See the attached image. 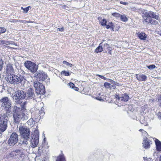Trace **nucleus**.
Returning <instances> with one entry per match:
<instances>
[{
	"label": "nucleus",
	"instance_id": "f257e3e1",
	"mask_svg": "<svg viewBox=\"0 0 161 161\" xmlns=\"http://www.w3.org/2000/svg\"><path fill=\"white\" fill-rule=\"evenodd\" d=\"M12 111L14 120L16 123L18 122L20 119L24 120L28 119V116L26 114V109L24 107L19 108L14 106Z\"/></svg>",
	"mask_w": 161,
	"mask_h": 161
},
{
	"label": "nucleus",
	"instance_id": "f03ea898",
	"mask_svg": "<svg viewBox=\"0 0 161 161\" xmlns=\"http://www.w3.org/2000/svg\"><path fill=\"white\" fill-rule=\"evenodd\" d=\"M142 16L143 19L146 22L153 25L158 24L157 20L158 19V16L155 13L151 11H144Z\"/></svg>",
	"mask_w": 161,
	"mask_h": 161
},
{
	"label": "nucleus",
	"instance_id": "7ed1b4c3",
	"mask_svg": "<svg viewBox=\"0 0 161 161\" xmlns=\"http://www.w3.org/2000/svg\"><path fill=\"white\" fill-rule=\"evenodd\" d=\"M8 81L11 84H17L21 83V84L25 87H27L28 81L25 79L22 76H18L13 74L9 75L7 78Z\"/></svg>",
	"mask_w": 161,
	"mask_h": 161
},
{
	"label": "nucleus",
	"instance_id": "20e7f679",
	"mask_svg": "<svg viewBox=\"0 0 161 161\" xmlns=\"http://www.w3.org/2000/svg\"><path fill=\"white\" fill-rule=\"evenodd\" d=\"M1 106L2 109L10 113L11 110V102L7 97H4L0 100Z\"/></svg>",
	"mask_w": 161,
	"mask_h": 161
},
{
	"label": "nucleus",
	"instance_id": "39448f33",
	"mask_svg": "<svg viewBox=\"0 0 161 161\" xmlns=\"http://www.w3.org/2000/svg\"><path fill=\"white\" fill-rule=\"evenodd\" d=\"M26 97L25 92L23 91H15L12 94V97L15 102L24 99Z\"/></svg>",
	"mask_w": 161,
	"mask_h": 161
},
{
	"label": "nucleus",
	"instance_id": "423d86ee",
	"mask_svg": "<svg viewBox=\"0 0 161 161\" xmlns=\"http://www.w3.org/2000/svg\"><path fill=\"white\" fill-rule=\"evenodd\" d=\"M19 131L20 134L23 138L29 139L30 138V131L29 129L22 126L19 127Z\"/></svg>",
	"mask_w": 161,
	"mask_h": 161
},
{
	"label": "nucleus",
	"instance_id": "0eeeda50",
	"mask_svg": "<svg viewBox=\"0 0 161 161\" xmlns=\"http://www.w3.org/2000/svg\"><path fill=\"white\" fill-rule=\"evenodd\" d=\"M24 65L31 73L35 72L38 69V66L31 61H27L24 63Z\"/></svg>",
	"mask_w": 161,
	"mask_h": 161
},
{
	"label": "nucleus",
	"instance_id": "6e6552de",
	"mask_svg": "<svg viewBox=\"0 0 161 161\" xmlns=\"http://www.w3.org/2000/svg\"><path fill=\"white\" fill-rule=\"evenodd\" d=\"M7 119H6L3 116H0V132L4 131L7 127ZM2 134L0 133V137Z\"/></svg>",
	"mask_w": 161,
	"mask_h": 161
},
{
	"label": "nucleus",
	"instance_id": "1a4fd4ad",
	"mask_svg": "<svg viewBox=\"0 0 161 161\" xmlns=\"http://www.w3.org/2000/svg\"><path fill=\"white\" fill-rule=\"evenodd\" d=\"M18 140V135L15 132L13 133L8 140V143L9 146H13L17 143Z\"/></svg>",
	"mask_w": 161,
	"mask_h": 161
},
{
	"label": "nucleus",
	"instance_id": "9d476101",
	"mask_svg": "<svg viewBox=\"0 0 161 161\" xmlns=\"http://www.w3.org/2000/svg\"><path fill=\"white\" fill-rule=\"evenodd\" d=\"M33 85L35 87L36 93L38 94H43L44 91V87L42 84L38 81H35Z\"/></svg>",
	"mask_w": 161,
	"mask_h": 161
},
{
	"label": "nucleus",
	"instance_id": "9b49d317",
	"mask_svg": "<svg viewBox=\"0 0 161 161\" xmlns=\"http://www.w3.org/2000/svg\"><path fill=\"white\" fill-rule=\"evenodd\" d=\"M36 74L37 77L40 81H44L48 77L47 74L43 71L38 70Z\"/></svg>",
	"mask_w": 161,
	"mask_h": 161
},
{
	"label": "nucleus",
	"instance_id": "f8f14e48",
	"mask_svg": "<svg viewBox=\"0 0 161 161\" xmlns=\"http://www.w3.org/2000/svg\"><path fill=\"white\" fill-rule=\"evenodd\" d=\"M7 74L11 75L14 73V69L13 65L11 64H8L5 68Z\"/></svg>",
	"mask_w": 161,
	"mask_h": 161
},
{
	"label": "nucleus",
	"instance_id": "ddd939ff",
	"mask_svg": "<svg viewBox=\"0 0 161 161\" xmlns=\"http://www.w3.org/2000/svg\"><path fill=\"white\" fill-rule=\"evenodd\" d=\"M115 97L116 99L118 100H120L125 102L127 101L130 98L129 96L126 93L122 94L120 97L116 95Z\"/></svg>",
	"mask_w": 161,
	"mask_h": 161
},
{
	"label": "nucleus",
	"instance_id": "4468645a",
	"mask_svg": "<svg viewBox=\"0 0 161 161\" xmlns=\"http://www.w3.org/2000/svg\"><path fill=\"white\" fill-rule=\"evenodd\" d=\"M30 140V145L32 147H36L38 144L39 142V139L34 138L33 137Z\"/></svg>",
	"mask_w": 161,
	"mask_h": 161
},
{
	"label": "nucleus",
	"instance_id": "2eb2a0df",
	"mask_svg": "<svg viewBox=\"0 0 161 161\" xmlns=\"http://www.w3.org/2000/svg\"><path fill=\"white\" fill-rule=\"evenodd\" d=\"M28 139L24 138H22L19 142L21 146L24 147H28V143L27 142V140Z\"/></svg>",
	"mask_w": 161,
	"mask_h": 161
},
{
	"label": "nucleus",
	"instance_id": "dca6fc26",
	"mask_svg": "<svg viewBox=\"0 0 161 161\" xmlns=\"http://www.w3.org/2000/svg\"><path fill=\"white\" fill-rule=\"evenodd\" d=\"M144 140L143 142V147L146 149L150 147L151 142L147 140V138H143Z\"/></svg>",
	"mask_w": 161,
	"mask_h": 161
},
{
	"label": "nucleus",
	"instance_id": "f3484780",
	"mask_svg": "<svg viewBox=\"0 0 161 161\" xmlns=\"http://www.w3.org/2000/svg\"><path fill=\"white\" fill-rule=\"evenodd\" d=\"M136 78L139 81H144L147 79V76L143 74H136Z\"/></svg>",
	"mask_w": 161,
	"mask_h": 161
},
{
	"label": "nucleus",
	"instance_id": "a211bd4d",
	"mask_svg": "<svg viewBox=\"0 0 161 161\" xmlns=\"http://www.w3.org/2000/svg\"><path fill=\"white\" fill-rule=\"evenodd\" d=\"M137 34L138 37L140 39L142 40H145L146 39L147 35L145 33L139 32Z\"/></svg>",
	"mask_w": 161,
	"mask_h": 161
},
{
	"label": "nucleus",
	"instance_id": "6ab92c4d",
	"mask_svg": "<svg viewBox=\"0 0 161 161\" xmlns=\"http://www.w3.org/2000/svg\"><path fill=\"white\" fill-rule=\"evenodd\" d=\"M28 97L30 98L33 97L34 96V91L31 88H29L27 92Z\"/></svg>",
	"mask_w": 161,
	"mask_h": 161
},
{
	"label": "nucleus",
	"instance_id": "aec40b11",
	"mask_svg": "<svg viewBox=\"0 0 161 161\" xmlns=\"http://www.w3.org/2000/svg\"><path fill=\"white\" fill-rule=\"evenodd\" d=\"M155 143L156 147V149L158 151H161V142L158 139H155Z\"/></svg>",
	"mask_w": 161,
	"mask_h": 161
},
{
	"label": "nucleus",
	"instance_id": "412c9836",
	"mask_svg": "<svg viewBox=\"0 0 161 161\" xmlns=\"http://www.w3.org/2000/svg\"><path fill=\"white\" fill-rule=\"evenodd\" d=\"M21 154V152L19 150H16L12 151L11 153V156L14 157L15 156L19 155L20 154Z\"/></svg>",
	"mask_w": 161,
	"mask_h": 161
},
{
	"label": "nucleus",
	"instance_id": "4be33fe9",
	"mask_svg": "<svg viewBox=\"0 0 161 161\" xmlns=\"http://www.w3.org/2000/svg\"><path fill=\"white\" fill-rule=\"evenodd\" d=\"M56 161H66L64 155L62 153L58 156Z\"/></svg>",
	"mask_w": 161,
	"mask_h": 161
},
{
	"label": "nucleus",
	"instance_id": "5701e85b",
	"mask_svg": "<svg viewBox=\"0 0 161 161\" xmlns=\"http://www.w3.org/2000/svg\"><path fill=\"white\" fill-rule=\"evenodd\" d=\"M98 20L102 26H105L107 23V21L106 19L102 18L99 17Z\"/></svg>",
	"mask_w": 161,
	"mask_h": 161
},
{
	"label": "nucleus",
	"instance_id": "b1692460",
	"mask_svg": "<svg viewBox=\"0 0 161 161\" xmlns=\"http://www.w3.org/2000/svg\"><path fill=\"white\" fill-rule=\"evenodd\" d=\"M31 137L39 139V131L37 130H35L34 131L33 136H31Z\"/></svg>",
	"mask_w": 161,
	"mask_h": 161
},
{
	"label": "nucleus",
	"instance_id": "393cba45",
	"mask_svg": "<svg viewBox=\"0 0 161 161\" xmlns=\"http://www.w3.org/2000/svg\"><path fill=\"white\" fill-rule=\"evenodd\" d=\"M103 49L102 47V43H100L98 47H97L95 50V52L98 53H100L103 51Z\"/></svg>",
	"mask_w": 161,
	"mask_h": 161
},
{
	"label": "nucleus",
	"instance_id": "a878e982",
	"mask_svg": "<svg viewBox=\"0 0 161 161\" xmlns=\"http://www.w3.org/2000/svg\"><path fill=\"white\" fill-rule=\"evenodd\" d=\"M106 26V28L107 29H108L109 28H111L112 29H113L114 27V25L113 24V23L111 22H109L107 25H105Z\"/></svg>",
	"mask_w": 161,
	"mask_h": 161
},
{
	"label": "nucleus",
	"instance_id": "bb28decb",
	"mask_svg": "<svg viewBox=\"0 0 161 161\" xmlns=\"http://www.w3.org/2000/svg\"><path fill=\"white\" fill-rule=\"evenodd\" d=\"M120 19L121 21L124 22H126L128 20L127 17L125 15H121Z\"/></svg>",
	"mask_w": 161,
	"mask_h": 161
},
{
	"label": "nucleus",
	"instance_id": "cd10ccee",
	"mask_svg": "<svg viewBox=\"0 0 161 161\" xmlns=\"http://www.w3.org/2000/svg\"><path fill=\"white\" fill-rule=\"evenodd\" d=\"M139 131L142 132V135L143 136H144V138H147V136H148V134L147 133L146 131H145L142 129H140Z\"/></svg>",
	"mask_w": 161,
	"mask_h": 161
},
{
	"label": "nucleus",
	"instance_id": "c85d7f7f",
	"mask_svg": "<svg viewBox=\"0 0 161 161\" xmlns=\"http://www.w3.org/2000/svg\"><path fill=\"white\" fill-rule=\"evenodd\" d=\"M31 8L30 6H28L26 8H24L22 7L21 8V9L23 10V12L25 13H27L28 11L29 10V8Z\"/></svg>",
	"mask_w": 161,
	"mask_h": 161
},
{
	"label": "nucleus",
	"instance_id": "c756f323",
	"mask_svg": "<svg viewBox=\"0 0 161 161\" xmlns=\"http://www.w3.org/2000/svg\"><path fill=\"white\" fill-rule=\"evenodd\" d=\"M45 114L44 112V108H41V110L39 111V115L41 117V116H42Z\"/></svg>",
	"mask_w": 161,
	"mask_h": 161
},
{
	"label": "nucleus",
	"instance_id": "7c9ffc66",
	"mask_svg": "<svg viewBox=\"0 0 161 161\" xmlns=\"http://www.w3.org/2000/svg\"><path fill=\"white\" fill-rule=\"evenodd\" d=\"M112 15L113 16L115 17L117 19L120 18V16L121 15L119 13H113L112 14Z\"/></svg>",
	"mask_w": 161,
	"mask_h": 161
},
{
	"label": "nucleus",
	"instance_id": "2f4dec72",
	"mask_svg": "<svg viewBox=\"0 0 161 161\" xmlns=\"http://www.w3.org/2000/svg\"><path fill=\"white\" fill-rule=\"evenodd\" d=\"M104 86L107 88H110L111 87V85L108 82H105L104 84Z\"/></svg>",
	"mask_w": 161,
	"mask_h": 161
},
{
	"label": "nucleus",
	"instance_id": "473e14b6",
	"mask_svg": "<svg viewBox=\"0 0 161 161\" xmlns=\"http://www.w3.org/2000/svg\"><path fill=\"white\" fill-rule=\"evenodd\" d=\"M61 74L64 75L65 76H68L70 75L69 72L65 71H63L61 72Z\"/></svg>",
	"mask_w": 161,
	"mask_h": 161
},
{
	"label": "nucleus",
	"instance_id": "72a5a7b5",
	"mask_svg": "<svg viewBox=\"0 0 161 161\" xmlns=\"http://www.w3.org/2000/svg\"><path fill=\"white\" fill-rule=\"evenodd\" d=\"M6 31V29L4 27H0V34L3 33Z\"/></svg>",
	"mask_w": 161,
	"mask_h": 161
},
{
	"label": "nucleus",
	"instance_id": "f704fd0d",
	"mask_svg": "<svg viewBox=\"0 0 161 161\" xmlns=\"http://www.w3.org/2000/svg\"><path fill=\"white\" fill-rule=\"evenodd\" d=\"M63 64H66L67 66H69L70 67H71L72 66V64H70L69 62H67L65 61H64L63 62Z\"/></svg>",
	"mask_w": 161,
	"mask_h": 161
},
{
	"label": "nucleus",
	"instance_id": "c9c22d12",
	"mask_svg": "<svg viewBox=\"0 0 161 161\" xmlns=\"http://www.w3.org/2000/svg\"><path fill=\"white\" fill-rule=\"evenodd\" d=\"M147 67L150 69H153L156 67L154 65H151L149 66H147Z\"/></svg>",
	"mask_w": 161,
	"mask_h": 161
},
{
	"label": "nucleus",
	"instance_id": "e433bc0d",
	"mask_svg": "<svg viewBox=\"0 0 161 161\" xmlns=\"http://www.w3.org/2000/svg\"><path fill=\"white\" fill-rule=\"evenodd\" d=\"M145 122L146 120H145L144 121L142 119L140 120V122L142 124L144 125L145 126L147 125H148V123H146Z\"/></svg>",
	"mask_w": 161,
	"mask_h": 161
},
{
	"label": "nucleus",
	"instance_id": "4c0bfd02",
	"mask_svg": "<svg viewBox=\"0 0 161 161\" xmlns=\"http://www.w3.org/2000/svg\"><path fill=\"white\" fill-rule=\"evenodd\" d=\"M68 85L69 86L70 88H73L74 87L75 85L74 84L71 82H70L68 84Z\"/></svg>",
	"mask_w": 161,
	"mask_h": 161
},
{
	"label": "nucleus",
	"instance_id": "58836bf2",
	"mask_svg": "<svg viewBox=\"0 0 161 161\" xmlns=\"http://www.w3.org/2000/svg\"><path fill=\"white\" fill-rule=\"evenodd\" d=\"M64 30V27H62L61 28H58L57 29V31H63Z\"/></svg>",
	"mask_w": 161,
	"mask_h": 161
},
{
	"label": "nucleus",
	"instance_id": "ea45409f",
	"mask_svg": "<svg viewBox=\"0 0 161 161\" xmlns=\"http://www.w3.org/2000/svg\"><path fill=\"white\" fill-rule=\"evenodd\" d=\"M97 76H98L101 77L102 79H103L104 80H106L107 78H105V77L102 76L101 75H96Z\"/></svg>",
	"mask_w": 161,
	"mask_h": 161
},
{
	"label": "nucleus",
	"instance_id": "a19ab883",
	"mask_svg": "<svg viewBox=\"0 0 161 161\" xmlns=\"http://www.w3.org/2000/svg\"><path fill=\"white\" fill-rule=\"evenodd\" d=\"M3 67V61L1 60H0V70H1Z\"/></svg>",
	"mask_w": 161,
	"mask_h": 161
},
{
	"label": "nucleus",
	"instance_id": "79ce46f5",
	"mask_svg": "<svg viewBox=\"0 0 161 161\" xmlns=\"http://www.w3.org/2000/svg\"><path fill=\"white\" fill-rule=\"evenodd\" d=\"M104 47L108 48V47H109V45L108 44H107V43H105L104 44Z\"/></svg>",
	"mask_w": 161,
	"mask_h": 161
},
{
	"label": "nucleus",
	"instance_id": "37998d69",
	"mask_svg": "<svg viewBox=\"0 0 161 161\" xmlns=\"http://www.w3.org/2000/svg\"><path fill=\"white\" fill-rule=\"evenodd\" d=\"M120 3H121L122 4H124V5H127L128 4V3H127L124 2H122V1H121L120 2Z\"/></svg>",
	"mask_w": 161,
	"mask_h": 161
},
{
	"label": "nucleus",
	"instance_id": "c03bdc74",
	"mask_svg": "<svg viewBox=\"0 0 161 161\" xmlns=\"http://www.w3.org/2000/svg\"><path fill=\"white\" fill-rule=\"evenodd\" d=\"M158 117L159 119H161V112L158 113Z\"/></svg>",
	"mask_w": 161,
	"mask_h": 161
},
{
	"label": "nucleus",
	"instance_id": "a18cd8bd",
	"mask_svg": "<svg viewBox=\"0 0 161 161\" xmlns=\"http://www.w3.org/2000/svg\"><path fill=\"white\" fill-rule=\"evenodd\" d=\"M62 8H63L64 9H67V8H68V7H67V6L66 5H63L62 6Z\"/></svg>",
	"mask_w": 161,
	"mask_h": 161
},
{
	"label": "nucleus",
	"instance_id": "49530a36",
	"mask_svg": "<svg viewBox=\"0 0 161 161\" xmlns=\"http://www.w3.org/2000/svg\"><path fill=\"white\" fill-rule=\"evenodd\" d=\"M73 89L75 91H78L79 90V88L77 87H75V86H74V87Z\"/></svg>",
	"mask_w": 161,
	"mask_h": 161
},
{
	"label": "nucleus",
	"instance_id": "de8ad7c7",
	"mask_svg": "<svg viewBox=\"0 0 161 161\" xmlns=\"http://www.w3.org/2000/svg\"><path fill=\"white\" fill-rule=\"evenodd\" d=\"M22 22L24 23H27L28 22H29L28 21H26V20H22Z\"/></svg>",
	"mask_w": 161,
	"mask_h": 161
},
{
	"label": "nucleus",
	"instance_id": "09e8293b",
	"mask_svg": "<svg viewBox=\"0 0 161 161\" xmlns=\"http://www.w3.org/2000/svg\"><path fill=\"white\" fill-rule=\"evenodd\" d=\"M108 53L110 55H111L112 54V52L111 50L109 49H108Z\"/></svg>",
	"mask_w": 161,
	"mask_h": 161
},
{
	"label": "nucleus",
	"instance_id": "8fccbe9b",
	"mask_svg": "<svg viewBox=\"0 0 161 161\" xmlns=\"http://www.w3.org/2000/svg\"><path fill=\"white\" fill-rule=\"evenodd\" d=\"M159 103H160V105L161 106V97H160L158 99Z\"/></svg>",
	"mask_w": 161,
	"mask_h": 161
},
{
	"label": "nucleus",
	"instance_id": "3c124183",
	"mask_svg": "<svg viewBox=\"0 0 161 161\" xmlns=\"http://www.w3.org/2000/svg\"><path fill=\"white\" fill-rule=\"evenodd\" d=\"M97 99L100 101L103 100L102 98H97Z\"/></svg>",
	"mask_w": 161,
	"mask_h": 161
},
{
	"label": "nucleus",
	"instance_id": "603ef678",
	"mask_svg": "<svg viewBox=\"0 0 161 161\" xmlns=\"http://www.w3.org/2000/svg\"><path fill=\"white\" fill-rule=\"evenodd\" d=\"M14 20V21H13L14 22H17V21H18V20Z\"/></svg>",
	"mask_w": 161,
	"mask_h": 161
},
{
	"label": "nucleus",
	"instance_id": "864d4df0",
	"mask_svg": "<svg viewBox=\"0 0 161 161\" xmlns=\"http://www.w3.org/2000/svg\"><path fill=\"white\" fill-rule=\"evenodd\" d=\"M159 161H161V155L160 156V158H159Z\"/></svg>",
	"mask_w": 161,
	"mask_h": 161
},
{
	"label": "nucleus",
	"instance_id": "5fc2aeb1",
	"mask_svg": "<svg viewBox=\"0 0 161 161\" xmlns=\"http://www.w3.org/2000/svg\"><path fill=\"white\" fill-rule=\"evenodd\" d=\"M6 44H7V45H8V44H10V43H9V42H7V43H6Z\"/></svg>",
	"mask_w": 161,
	"mask_h": 161
},
{
	"label": "nucleus",
	"instance_id": "6e6d98bb",
	"mask_svg": "<svg viewBox=\"0 0 161 161\" xmlns=\"http://www.w3.org/2000/svg\"><path fill=\"white\" fill-rule=\"evenodd\" d=\"M8 47H9V48H12L11 47H9L8 46Z\"/></svg>",
	"mask_w": 161,
	"mask_h": 161
},
{
	"label": "nucleus",
	"instance_id": "4d7b16f0",
	"mask_svg": "<svg viewBox=\"0 0 161 161\" xmlns=\"http://www.w3.org/2000/svg\"><path fill=\"white\" fill-rule=\"evenodd\" d=\"M160 36H161V34H160Z\"/></svg>",
	"mask_w": 161,
	"mask_h": 161
}]
</instances>
